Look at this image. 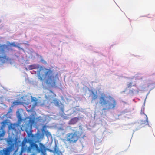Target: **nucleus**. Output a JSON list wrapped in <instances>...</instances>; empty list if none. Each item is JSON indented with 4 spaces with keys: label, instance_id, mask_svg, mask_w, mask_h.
I'll return each mask as SVG.
<instances>
[{
    "label": "nucleus",
    "instance_id": "7ed1b4c3",
    "mask_svg": "<svg viewBox=\"0 0 155 155\" xmlns=\"http://www.w3.org/2000/svg\"><path fill=\"white\" fill-rule=\"evenodd\" d=\"M73 130L72 131L73 132H71L67 133L63 141L65 143L66 142L69 143L74 144L76 143L80 137L79 132L78 131H74Z\"/></svg>",
    "mask_w": 155,
    "mask_h": 155
},
{
    "label": "nucleus",
    "instance_id": "4be33fe9",
    "mask_svg": "<svg viewBox=\"0 0 155 155\" xmlns=\"http://www.w3.org/2000/svg\"><path fill=\"white\" fill-rule=\"evenodd\" d=\"M11 127L13 130H14L15 129V127H12L11 125Z\"/></svg>",
    "mask_w": 155,
    "mask_h": 155
},
{
    "label": "nucleus",
    "instance_id": "f8f14e48",
    "mask_svg": "<svg viewBox=\"0 0 155 155\" xmlns=\"http://www.w3.org/2000/svg\"><path fill=\"white\" fill-rule=\"evenodd\" d=\"M31 101H32L35 102L33 105V107H35L38 105V103L37 102V99L36 98L32 97Z\"/></svg>",
    "mask_w": 155,
    "mask_h": 155
},
{
    "label": "nucleus",
    "instance_id": "aec40b11",
    "mask_svg": "<svg viewBox=\"0 0 155 155\" xmlns=\"http://www.w3.org/2000/svg\"><path fill=\"white\" fill-rule=\"evenodd\" d=\"M18 118H19V119L20 120V121H21L22 119L21 117V116L20 115L18 116Z\"/></svg>",
    "mask_w": 155,
    "mask_h": 155
},
{
    "label": "nucleus",
    "instance_id": "9d476101",
    "mask_svg": "<svg viewBox=\"0 0 155 155\" xmlns=\"http://www.w3.org/2000/svg\"><path fill=\"white\" fill-rule=\"evenodd\" d=\"M8 60V58L6 55L2 56H0V62L2 64L5 63Z\"/></svg>",
    "mask_w": 155,
    "mask_h": 155
},
{
    "label": "nucleus",
    "instance_id": "4468645a",
    "mask_svg": "<svg viewBox=\"0 0 155 155\" xmlns=\"http://www.w3.org/2000/svg\"><path fill=\"white\" fill-rule=\"evenodd\" d=\"M135 92L137 93L139 92V91L137 90H135L134 89L131 90L129 91V93L131 94H134Z\"/></svg>",
    "mask_w": 155,
    "mask_h": 155
},
{
    "label": "nucleus",
    "instance_id": "5701e85b",
    "mask_svg": "<svg viewBox=\"0 0 155 155\" xmlns=\"http://www.w3.org/2000/svg\"><path fill=\"white\" fill-rule=\"evenodd\" d=\"M133 86H135L137 88V86L136 85V84L134 85H133Z\"/></svg>",
    "mask_w": 155,
    "mask_h": 155
},
{
    "label": "nucleus",
    "instance_id": "39448f33",
    "mask_svg": "<svg viewBox=\"0 0 155 155\" xmlns=\"http://www.w3.org/2000/svg\"><path fill=\"white\" fill-rule=\"evenodd\" d=\"M109 101L108 102V107L103 108L102 110H106L110 109H114L117 105V102L115 99L111 96L108 97Z\"/></svg>",
    "mask_w": 155,
    "mask_h": 155
},
{
    "label": "nucleus",
    "instance_id": "f03ea898",
    "mask_svg": "<svg viewBox=\"0 0 155 155\" xmlns=\"http://www.w3.org/2000/svg\"><path fill=\"white\" fill-rule=\"evenodd\" d=\"M34 119L30 118L29 122L25 129V131L27 134L28 136L32 139H31L32 141L37 143L39 141L41 138V135L38 133H37L35 135H33L32 134V125L34 123Z\"/></svg>",
    "mask_w": 155,
    "mask_h": 155
},
{
    "label": "nucleus",
    "instance_id": "b1692460",
    "mask_svg": "<svg viewBox=\"0 0 155 155\" xmlns=\"http://www.w3.org/2000/svg\"><path fill=\"white\" fill-rule=\"evenodd\" d=\"M54 96L55 97V96H56V95L55 94H54Z\"/></svg>",
    "mask_w": 155,
    "mask_h": 155
},
{
    "label": "nucleus",
    "instance_id": "f257e3e1",
    "mask_svg": "<svg viewBox=\"0 0 155 155\" xmlns=\"http://www.w3.org/2000/svg\"><path fill=\"white\" fill-rule=\"evenodd\" d=\"M38 73V78L41 81L45 80L48 85L52 87L56 86V81L53 71L50 69H47L44 67H40Z\"/></svg>",
    "mask_w": 155,
    "mask_h": 155
},
{
    "label": "nucleus",
    "instance_id": "ddd939ff",
    "mask_svg": "<svg viewBox=\"0 0 155 155\" xmlns=\"http://www.w3.org/2000/svg\"><path fill=\"white\" fill-rule=\"evenodd\" d=\"M92 100H94L97 99V93L96 94L93 91L92 92Z\"/></svg>",
    "mask_w": 155,
    "mask_h": 155
},
{
    "label": "nucleus",
    "instance_id": "a211bd4d",
    "mask_svg": "<svg viewBox=\"0 0 155 155\" xmlns=\"http://www.w3.org/2000/svg\"><path fill=\"white\" fill-rule=\"evenodd\" d=\"M10 45L11 46H13L15 47H17V46L15 44V42L12 43L10 44Z\"/></svg>",
    "mask_w": 155,
    "mask_h": 155
},
{
    "label": "nucleus",
    "instance_id": "9b49d317",
    "mask_svg": "<svg viewBox=\"0 0 155 155\" xmlns=\"http://www.w3.org/2000/svg\"><path fill=\"white\" fill-rule=\"evenodd\" d=\"M79 119L78 117H74L73 118H72L71 119L70 121L69 122V123L70 124H76L77 122Z\"/></svg>",
    "mask_w": 155,
    "mask_h": 155
},
{
    "label": "nucleus",
    "instance_id": "393cba45",
    "mask_svg": "<svg viewBox=\"0 0 155 155\" xmlns=\"http://www.w3.org/2000/svg\"><path fill=\"white\" fill-rule=\"evenodd\" d=\"M54 76L55 77V78H56V76H57V75H56V76L54 75ZM55 81H56V80H55ZM56 86L55 87H56Z\"/></svg>",
    "mask_w": 155,
    "mask_h": 155
},
{
    "label": "nucleus",
    "instance_id": "bb28decb",
    "mask_svg": "<svg viewBox=\"0 0 155 155\" xmlns=\"http://www.w3.org/2000/svg\"><path fill=\"white\" fill-rule=\"evenodd\" d=\"M1 22V20H0V23Z\"/></svg>",
    "mask_w": 155,
    "mask_h": 155
},
{
    "label": "nucleus",
    "instance_id": "0eeeda50",
    "mask_svg": "<svg viewBox=\"0 0 155 155\" xmlns=\"http://www.w3.org/2000/svg\"><path fill=\"white\" fill-rule=\"evenodd\" d=\"M45 97L46 99L48 100V102H49L51 104L53 103L56 106H58L59 105V101L58 99L54 98L53 100V101H51V99H49L48 97L47 96H45Z\"/></svg>",
    "mask_w": 155,
    "mask_h": 155
},
{
    "label": "nucleus",
    "instance_id": "1a4fd4ad",
    "mask_svg": "<svg viewBox=\"0 0 155 155\" xmlns=\"http://www.w3.org/2000/svg\"><path fill=\"white\" fill-rule=\"evenodd\" d=\"M8 46L5 44H0V52L2 54L5 53V50L7 48Z\"/></svg>",
    "mask_w": 155,
    "mask_h": 155
},
{
    "label": "nucleus",
    "instance_id": "423d86ee",
    "mask_svg": "<svg viewBox=\"0 0 155 155\" xmlns=\"http://www.w3.org/2000/svg\"><path fill=\"white\" fill-rule=\"evenodd\" d=\"M106 97L105 95H102L100 98V103L102 106L106 105L108 103V101L106 99Z\"/></svg>",
    "mask_w": 155,
    "mask_h": 155
},
{
    "label": "nucleus",
    "instance_id": "2eb2a0df",
    "mask_svg": "<svg viewBox=\"0 0 155 155\" xmlns=\"http://www.w3.org/2000/svg\"><path fill=\"white\" fill-rule=\"evenodd\" d=\"M54 152L56 153H58L59 152L58 147L56 145L54 148Z\"/></svg>",
    "mask_w": 155,
    "mask_h": 155
},
{
    "label": "nucleus",
    "instance_id": "dca6fc26",
    "mask_svg": "<svg viewBox=\"0 0 155 155\" xmlns=\"http://www.w3.org/2000/svg\"><path fill=\"white\" fill-rule=\"evenodd\" d=\"M141 114H144L145 115L146 117V121H145V123H146V124H148V121L147 120V116L144 114V113L143 112H142V111H141Z\"/></svg>",
    "mask_w": 155,
    "mask_h": 155
},
{
    "label": "nucleus",
    "instance_id": "412c9836",
    "mask_svg": "<svg viewBox=\"0 0 155 155\" xmlns=\"http://www.w3.org/2000/svg\"><path fill=\"white\" fill-rule=\"evenodd\" d=\"M31 69H34L35 68L34 67V66L33 65H31Z\"/></svg>",
    "mask_w": 155,
    "mask_h": 155
},
{
    "label": "nucleus",
    "instance_id": "f3484780",
    "mask_svg": "<svg viewBox=\"0 0 155 155\" xmlns=\"http://www.w3.org/2000/svg\"><path fill=\"white\" fill-rule=\"evenodd\" d=\"M132 86V83H128L127 85V87L128 88H131Z\"/></svg>",
    "mask_w": 155,
    "mask_h": 155
},
{
    "label": "nucleus",
    "instance_id": "6ab92c4d",
    "mask_svg": "<svg viewBox=\"0 0 155 155\" xmlns=\"http://www.w3.org/2000/svg\"><path fill=\"white\" fill-rule=\"evenodd\" d=\"M46 135L47 136H49V135H51V134H50V133L49 132H46Z\"/></svg>",
    "mask_w": 155,
    "mask_h": 155
},
{
    "label": "nucleus",
    "instance_id": "20e7f679",
    "mask_svg": "<svg viewBox=\"0 0 155 155\" xmlns=\"http://www.w3.org/2000/svg\"><path fill=\"white\" fill-rule=\"evenodd\" d=\"M35 143V142L31 141V142L30 143V146L28 147V150L30 151L31 150V149H32L34 150H36L39 153L43 151L45 148L44 145L41 143H40V148H39L38 145L36 144Z\"/></svg>",
    "mask_w": 155,
    "mask_h": 155
},
{
    "label": "nucleus",
    "instance_id": "6e6552de",
    "mask_svg": "<svg viewBox=\"0 0 155 155\" xmlns=\"http://www.w3.org/2000/svg\"><path fill=\"white\" fill-rule=\"evenodd\" d=\"M32 140L31 139H28L27 138H25L22 142V148L24 149H26L27 148V147L26 146V143H30L31 142Z\"/></svg>",
    "mask_w": 155,
    "mask_h": 155
},
{
    "label": "nucleus",
    "instance_id": "a878e982",
    "mask_svg": "<svg viewBox=\"0 0 155 155\" xmlns=\"http://www.w3.org/2000/svg\"><path fill=\"white\" fill-rule=\"evenodd\" d=\"M15 103H18V102H16Z\"/></svg>",
    "mask_w": 155,
    "mask_h": 155
}]
</instances>
